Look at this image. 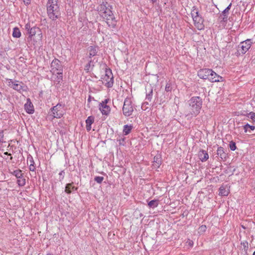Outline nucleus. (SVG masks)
<instances>
[{
	"mask_svg": "<svg viewBox=\"0 0 255 255\" xmlns=\"http://www.w3.org/2000/svg\"><path fill=\"white\" fill-rule=\"evenodd\" d=\"M111 6L106 1H103L98 7L100 14L106 20L109 27L114 28L117 24L115 17L111 10Z\"/></svg>",
	"mask_w": 255,
	"mask_h": 255,
	"instance_id": "f03ea898",
	"label": "nucleus"
},
{
	"mask_svg": "<svg viewBox=\"0 0 255 255\" xmlns=\"http://www.w3.org/2000/svg\"><path fill=\"white\" fill-rule=\"evenodd\" d=\"M51 67L53 72L55 71L59 72L62 71V66L61 62L57 59H55L52 61Z\"/></svg>",
	"mask_w": 255,
	"mask_h": 255,
	"instance_id": "9b49d317",
	"label": "nucleus"
},
{
	"mask_svg": "<svg viewBox=\"0 0 255 255\" xmlns=\"http://www.w3.org/2000/svg\"><path fill=\"white\" fill-rule=\"evenodd\" d=\"M108 100H105L104 102L100 103L99 109L103 115H108L111 111L110 107L107 105Z\"/></svg>",
	"mask_w": 255,
	"mask_h": 255,
	"instance_id": "f8f14e48",
	"label": "nucleus"
},
{
	"mask_svg": "<svg viewBox=\"0 0 255 255\" xmlns=\"http://www.w3.org/2000/svg\"><path fill=\"white\" fill-rule=\"evenodd\" d=\"M171 89H172V88H171L170 84L167 83L165 86L166 91H167V92L171 91Z\"/></svg>",
	"mask_w": 255,
	"mask_h": 255,
	"instance_id": "c9c22d12",
	"label": "nucleus"
},
{
	"mask_svg": "<svg viewBox=\"0 0 255 255\" xmlns=\"http://www.w3.org/2000/svg\"><path fill=\"white\" fill-rule=\"evenodd\" d=\"M47 13L48 17L55 20L60 17L61 12L58 0H48L47 4Z\"/></svg>",
	"mask_w": 255,
	"mask_h": 255,
	"instance_id": "7ed1b4c3",
	"label": "nucleus"
},
{
	"mask_svg": "<svg viewBox=\"0 0 255 255\" xmlns=\"http://www.w3.org/2000/svg\"><path fill=\"white\" fill-rule=\"evenodd\" d=\"M190 247H192L193 245V242L192 240L188 239L186 242Z\"/></svg>",
	"mask_w": 255,
	"mask_h": 255,
	"instance_id": "58836bf2",
	"label": "nucleus"
},
{
	"mask_svg": "<svg viewBox=\"0 0 255 255\" xmlns=\"http://www.w3.org/2000/svg\"><path fill=\"white\" fill-rule=\"evenodd\" d=\"M243 245H244V246L245 248H246V247L248 248V243H244L243 244Z\"/></svg>",
	"mask_w": 255,
	"mask_h": 255,
	"instance_id": "c03bdc74",
	"label": "nucleus"
},
{
	"mask_svg": "<svg viewBox=\"0 0 255 255\" xmlns=\"http://www.w3.org/2000/svg\"><path fill=\"white\" fill-rule=\"evenodd\" d=\"M94 180L98 183H101L104 180V177L102 176H96L95 177Z\"/></svg>",
	"mask_w": 255,
	"mask_h": 255,
	"instance_id": "72a5a7b5",
	"label": "nucleus"
},
{
	"mask_svg": "<svg viewBox=\"0 0 255 255\" xmlns=\"http://www.w3.org/2000/svg\"><path fill=\"white\" fill-rule=\"evenodd\" d=\"M3 131L0 132V142L3 141V134H2Z\"/></svg>",
	"mask_w": 255,
	"mask_h": 255,
	"instance_id": "ea45409f",
	"label": "nucleus"
},
{
	"mask_svg": "<svg viewBox=\"0 0 255 255\" xmlns=\"http://www.w3.org/2000/svg\"><path fill=\"white\" fill-rule=\"evenodd\" d=\"M25 29L26 30L27 32L31 29V27H30V25L29 23H27L25 25Z\"/></svg>",
	"mask_w": 255,
	"mask_h": 255,
	"instance_id": "4c0bfd02",
	"label": "nucleus"
},
{
	"mask_svg": "<svg viewBox=\"0 0 255 255\" xmlns=\"http://www.w3.org/2000/svg\"><path fill=\"white\" fill-rule=\"evenodd\" d=\"M64 171H61L59 173V174L60 176H62V179H63V177H64V176H63V174H64Z\"/></svg>",
	"mask_w": 255,
	"mask_h": 255,
	"instance_id": "37998d69",
	"label": "nucleus"
},
{
	"mask_svg": "<svg viewBox=\"0 0 255 255\" xmlns=\"http://www.w3.org/2000/svg\"><path fill=\"white\" fill-rule=\"evenodd\" d=\"M9 85L11 88L19 92L26 91L27 90V87L22 82H19L17 81H12L11 80H10Z\"/></svg>",
	"mask_w": 255,
	"mask_h": 255,
	"instance_id": "6e6552de",
	"label": "nucleus"
},
{
	"mask_svg": "<svg viewBox=\"0 0 255 255\" xmlns=\"http://www.w3.org/2000/svg\"><path fill=\"white\" fill-rule=\"evenodd\" d=\"M132 127L131 126H128L127 125H125L123 129V133L125 135H128L129 134L132 129Z\"/></svg>",
	"mask_w": 255,
	"mask_h": 255,
	"instance_id": "cd10ccee",
	"label": "nucleus"
},
{
	"mask_svg": "<svg viewBox=\"0 0 255 255\" xmlns=\"http://www.w3.org/2000/svg\"><path fill=\"white\" fill-rule=\"evenodd\" d=\"M210 69H202L198 72V76L203 79H208L209 74L210 73ZM212 73V72H211Z\"/></svg>",
	"mask_w": 255,
	"mask_h": 255,
	"instance_id": "4468645a",
	"label": "nucleus"
},
{
	"mask_svg": "<svg viewBox=\"0 0 255 255\" xmlns=\"http://www.w3.org/2000/svg\"><path fill=\"white\" fill-rule=\"evenodd\" d=\"M146 98L145 99L149 102L151 101L152 98L153 90L151 85H147L145 87Z\"/></svg>",
	"mask_w": 255,
	"mask_h": 255,
	"instance_id": "2eb2a0df",
	"label": "nucleus"
},
{
	"mask_svg": "<svg viewBox=\"0 0 255 255\" xmlns=\"http://www.w3.org/2000/svg\"><path fill=\"white\" fill-rule=\"evenodd\" d=\"M72 185H73V183H69L66 185V186L65 187V191L67 193L70 194L72 192V191L77 190V188L75 187Z\"/></svg>",
	"mask_w": 255,
	"mask_h": 255,
	"instance_id": "5701e85b",
	"label": "nucleus"
},
{
	"mask_svg": "<svg viewBox=\"0 0 255 255\" xmlns=\"http://www.w3.org/2000/svg\"><path fill=\"white\" fill-rule=\"evenodd\" d=\"M161 164V156L157 155L154 157L152 166L153 168H158Z\"/></svg>",
	"mask_w": 255,
	"mask_h": 255,
	"instance_id": "a211bd4d",
	"label": "nucleus"
},
{
	"mask_svg": "<svg viewBox=\"0 0 255 255\" xmlns=\"http://www.w3.org/2000/svg\"><path fill=\"white\" fill-rule=\"evenodd\" d=\"M103 84L107 87L110 88L113 85V76L111 70L106 69L104 75L101 78Z\"/></svg>",
	"mask_w": 255,
	"mask_h": 255,
	"instance_id": "423d86ee",
	"label": "nucleus"
},
{
	"mask_svg": "<svg viewBox=\"0 0 255 255\" xmlns=\"http://www.w3.org/2000/svg\"><path fill=\"white\" fill-rule=\"evenodd\" d=\"M217 154L222 159H225L227 157V154L225 152L224 148L222 147H218L217 150Z\"/></svg>",
	"mask_w": 255,
	"mask_h": 255,
	"instance_id": "aec40b11",
	"label": "nucleus"
},
{
	"mask_svg": "<svg viewBox=\"0 0 255 255\" xmlns=\"http://www.w3.org/2000/svg\"><path fill=\"white\" fill-rule=\"evenodd\" d=\"M89 50L90 57L94 56L97 53V48L96 47L90 46L89 47Z\"/></svg>",
	"mask_w": 255,
	"mask_h": 255,
	"instance_id": "a878e982",
	"label": "nucleus"
},
{
	"mask_svg": "<svg viewBox=\"0 0 255 255\" xmlns=\"http://www.w3.org/2000/svg\"><path fill=\"white\" fill-rule=\"evenodd\" d=\"M229 14V11H226L225 9L219 16V19L221 21L227 22L228 20V17Z\"/></svg>",
	"mask_w": 255,
	"mask_h": 255,
	"instance_id": "4be33fe9",
	"label": "nucleus"
},
{
	"mask_svg": "<svg viewBox=\"0 0 255 255\" xmlns=\"http://www.w3.org/2000/svg\"><path fill=\"white\" fill-rule=\"evenodd\" d=\"M24 108L28 114H32L34 112L33 105L29 99H27L26 103L24 105Z\"/></svg>",
	"mask_w": 255,
	"mask_h": 255,
	"instance_id": "f3484780",
	"label": "nucleus"
},
{
	"mask_svg": "<svg viewBox=\"0 0 255 255\" xmlns=\"http://www.w3.org/2000/svg\"><path fill=\"white\" fill-rule=\"evenodd\" d=\"M91 61L89 62V63L85 66V70L87 72H89V71L90 70V68L91 66Z\"/></svg>",
	"mask_w": 255,
	"mask_h": 255,
	"instance_id": "e433bc0d",
	"label": "nucleus"
},
{
	"mask_svg": "<svg viewBox=\"0 0 255 255\" xmlns=\"http://www.w3.org/2000/svg\"><path fill=\"white\" fill-rule=\"evenodd\" d=\"M229 146L230 149L232 151H234L236 149V143L233 141L230 142Z\"/></svg>",
	"mask_w": 255,
	"mask_h": 255,
	"instance_id": "473e14b6",
	"label": "nucleus"
},
{
	"mask_svg": "<svg viewBox=\"0 0 255 255\" xmlns=\"http://www.w3.org/2000/svg\"><path fill=\"white\" fill-rule=\"evenodd\" d=\"M232 5V3H231L225 9L226 11H229L230 9H231V7Z\"/></svg>",
	"mask_w": 255,
	"mask_h": 255,
	"instance_id": "a19ab883",
	"label": "nucleus"
},
{
	"mask_svg": "<svg viewBox=\"0 0 255 255\" xmlns=\"http://www.w3.org/2000/svg\"><path fill=\"white\" fill-rule=\"evenodd\" d=\"M38 31H40L39 28L34 26L31 27V29H30V30L28 32V33L29 37L32 38V37L34 36Z\"/></svg>",
	"mask_w": 255,
	"mask_h": 255,
	"instance_id": "b1692460",
	"label": "nucleus"
},
{
	"mask_svg": "<svg viewBox=\"0 0 255 255\" xmlns=\"http://www.w3.org/2000/svg\"><path fill=\"white\" fill-rule=\"evenodd\" d=\"M229 193V190L227 188V187L224 186H221L219 188V194L221 196H228Z\"/></svg>",
	"mask_w": 255,
	"mask_h": 255,
	"instance_id": "412c9836",
	"label": "nucleus"
},
{
	"mask_svg": "<svg viewBox=\"0 0 255 255\" xmlns=\"http://www.w3.org/2000/svg\"><path fill=\"white\" fill-rule=\"evenodd\" d=\"M148 104V103L147 102H145L143 104V105H145V104Z\"/></svg>",
	"mask_w": 255,
	"mask_h": 255,
	"instance_id": "49530a36",
	"label": "nucleus"
},
{
	"mask_svg": "<svg viewBox=\"0 0 255 255\" xmlns=\"http://www.w3.org/2000/svg\"><path fill=\"white\" fill-rule=\"evenodd\" d=\"M12 36L14 37L19 38L21 36V32L17 27H15L13 28Z\"/></svg>",
	"mask_w": 255,
	"mask_h": 255,
	"instance_id": "c756f323",
	"label": "nucleus"
},
{
	"mask_svg": "<svg viewBox=\"0 0 255 255\" xmlns=\"http://www.w3.org/2000/svg\"><path fill=\"white\" fill-rule=\"evenodd\" d=\"M23 2L26 4H28L30 3L31 0H23Z\"/></svg>",
	"mask_w": 255,
	"mask_h": 255,
	"instance_id": "79ce46f5",
	"label": "nucleus"
},
{
	"mask_svg": "<svg viewBox=\"0 0 255 255\" xmlns=\"http://www.w3.org/2000/svg\"><path fill=\"white\" fill-rule=\"evenodd\" d=\"M253 255H255V251L254 252Z\"/></svg>",
	"mask_w": 255,
	"mask_h": 255,
	"instance_id": "de8ad7c7",
	"label": "nucleus"
},
{
	"mask_svg": "<svg viewBox=\"0 0 255 255\" xmlns=\"http://www.w3.org/2000/svg\"><path fill=\"white\" fill-rule=\"evenodd\" d=\"M61 105L57 104L51 110V115L54 118H60L63 115L61 109Z\"/></svg>",
	"mask_w": 255,
	"mask_h": 255,
	"instance_id": "9d476101",
	"label": "nucleus"
},
{
	"mask_svg": "<svg viewBox=\"0 0 255 255\" xmlns=\"http://www.w3.org/2000/svg\"><path fill=\"white\" fill-rule=\"evenodd\" d=\"M0 95H1V92H0Z\"/></svg>",
	"mask_w": 255,
	"mask_h": 255,
	"instance_id": "3c124183",
	"label": "nucleus"
},
{
	"mask_svg": "<svg viewBox=\"0 0 255 255\" xmlns=\"http://www.w3.org/2000/svg\"><path fill=\"white\" fill-rule=\"evenodd\" d=\"M252 42L251 39H247L240 43L238 46V52L239 54H245L250 48Z\"/></svg>",
	"mask_w": 255,
	"mask_h": 255,
	"instance_id": "0eeeda50",
	"label": "nucleus"
},
{
	"mask_svg": "<svg viewBox=\"0 0 255 255\" xmlns=\"http://www.w3.org/2000/svg\"><path fill=\"white\" fill-rule=\"evenodd\" d=\"M134 111V107L130 99L126 98L125 100L123 107V113L125 117H129L132 115Z\"/></svg>",
	"mask_w": 255,
	"mask_h": 255,
	"instance_id": "39448f33",
	"label": "nucleus"
},
{
	"mask_svg": "<svg viewBox=\"0 0 255 255\" xmlns=\"http://www.w3.org/2000/svg\"><path fill=\"white\" fill-rule=\"evenodd\" d=\"M199 159L202 162L207 161L209 158V155L207 152L204 150H200L198 152Z\"/></svg>",
	"mask_w": 255,
	"mask_h": 255,
	"instance_id": "dca6fc26",
	"label": "nucleus"
},
{
	"mask_svg": "<svg viewBox=\"0 0 255 255\" xmlns=\"http://www.w3.org/2000/svg\"><path fill=\"white\" fill-rule=\"evenodd\" d=\"M4 154H5V155H11L10 153H8L7 152H4Z\"/></svg>",
	"mask_w": 255,
	"mask_h": 255,
	"instance_id": "a18cd8bd",
	"label": "nucleus"
},
{
	"mask_svg": "<svg viewBox=\"0 0 255 255\" xmlns=\"http://www.w3.org/2000/svg\"><path fill=\"white\" fill-rule=\"evenodd\" d=\"M88 101H89V102H90V99H88Z\"/></svg>",
	"mask_w": 255,
	"mask_h": 255,
	"instance_id": "09e8293b",
	"label": "nucleus"
},
{
	"mask_svg": "<svg viewBox=\"0 0 255 255\" xmlns=\"http://www.w3.org/2000/svg\"><path fill=\"white\" fill-rule=\"evenodd\" d=\"M58 76H57L56 80H55V84L57 86L58 85L60 84V83L62 81L63 76L62 72H57Z\"/></svg>",
	"mask_w": 255,
	"mask_h": 255,
	"instance_id": "bb28decb",
	"label": "nucleus"
},
{
	"mask_svg": "<svg viewBox=\"0 0 255 255\" xmlns=\"http://www.w3.org/2000/svg\"><path fill=\"white\" fill-rule=\"evenodd\" d=\"M188 106L185 111L186 117L189 119L196 117L200 112L203 101L199 96L192 97L188 102Z\"/></svg>",
	"mask_w": 255,
	"mask_h": 255,
	"instance_id": "f257e3e1",
	"label": "nucleus"
},
{
	"mask_svg": "<svg viewBox=\"0 0 255 255\" xmlns=\"http://www.w3.org/2000/svg\"><path fill=\"white\" fill-rule=\"evenodd\" d=\"M247 117L250 118L253 122H255V113L251 112L247 115Z\"/></svg>",
	"mask_w": 255,
	"mask_h": 255,
	"instance_id": "2f4dec72",
	"label": "nucleus"
},
{
	"mask_svg": "<svg viewBox=\"0 0 255 255\" xmlns=\"http://www.w3.org/2000/svg\"><path fill=\"white\" fill-rule=\"evenodd\" d=\"M249 128H250L252 130H254L255 129V127L254 126H251L249 124H247L244 126V129L245 132H248Z\"/></svg>",
	"mask_w": 255,
	"mask_h": 255,
	"instance_id": "7c9ffc66",
	"label": "nucleus"
},
{
	"mask_svg": "<svg viewBox=\"0 0 255 255\" xmlns=\"http://www.w3.org/2000/svg\"><path fill=\"white\" fill-rule=\"evenodd\" d=\"M47 255H51V254H48Z\"/></svg>",
	"mask_w": 255,
	"mask_h": 255,
	"instance_id": "8fccbe9b",
	"label": "nucleus"
},
{
	"mask_svg": "<svg viewBox=\"0 0 255 255\" xmlns=\"http://www.w3.org/2000/svg\"><path fill=\"white\" fill-rule=\"evenodd\" d=\"M94 121V118L92 116H89L86 120V129L88 131L91 129V125Z\"/></svg>",
	"mask_w": 255,
	"mask_h": 255,
	"instance_id": "6ab92c4d",
	"label": "nucleus"
},
{
	"mask_svg": "<svg viewBox=\"0 0 255 255\" xmlns=\"http://www.w3.org/2000/svg\"><path fill=\"white\" fill-rule=\"evenodd\" d=\"M191 14L194 21V25L198 30L204 29V25L203 24L204 19L199 15L198 10L195 7H193L191 10Z\"/></svg>",
	"mask_w": 255,
	"mask_h": 255,
	"instance_id": "20e7f679",
	"label": "nucleus"
},
{
	"mask_svg": "<svg viewBox=\"0 0 255 255\" xmlns=\"http://www.w3.org/2000/svg\"><path fill=\"white\" fill-rule=\"evenodd\" d=\"M206 226L205 225H202L198 229L199 233H203L206 231Z\"/></svg>",
	"mask_w": 255,
	"mask_h": 255,
	"instance_id": "f704fd0d",
	"label": "nucleus"
},
{
	"mask_svg": "<svg viewBox=\"0 0 255 255\" xmlns=\"http://www.w3.org/2000/svg\"><path fill=\"white\" fill-rule=\"evenodd\" d=\"M210 76H209L208 80L211 82H220L223 81V78L214 72L212 69H211Z\"/></svg>",
	"mask_w": 255,
	"mask_h": 255,
	"instance_id": "ddd939ff",
	"label": "nucleus"
},
{
	"mask_svg": "<svg viewBox=\"0 0 255 255\" xmlns=\"http://www.w3.org/2000/svg\"><path fill=\"white\" fill-rule=\"evenodd\" d=\"M158 205V200H152L148 203V206L150 208H154L156 207Z\"/></svg>",
	"mask_w": 255,
	"mask_h": 255,
	"instance_id": "c85d7f7f",
	"label": "nucleus"
},
{
	"mask_svg": "<svg viewBox=\"0 0 255 255\" xmlns=\"http://www.w3.org/2000/svg\"><path fill=\"white\" fill-rule=\"evenodd\" d=\"M28 163L29 164V170L31 171H35V166L34 165V161L33 159V158L32 157H31L30 158H28Z\"/></svg>",
	"mask_w": 255,
	"mask_h": 255,
	"instance_id": "393cba45",
	"label": "nucleus"
},
{
	"mask_svg": "<svg viewBox=\"0 0 255 255\" xmlns=\"http://www.w3.org/2000/svg\"><path fill=\"white\" fill-rule=\"evenodd\" d=\"M11 174L14 175L17 178V183L20 186H23L25 184V179L23 177V174L22 171L18 169L14 170Z\"/></svg>",
	"mask_w": 255,
	"mask_h": 255,
	"instance_id": "1a4fd4ad",
	"label": "nucleus"
}]
</instances>
